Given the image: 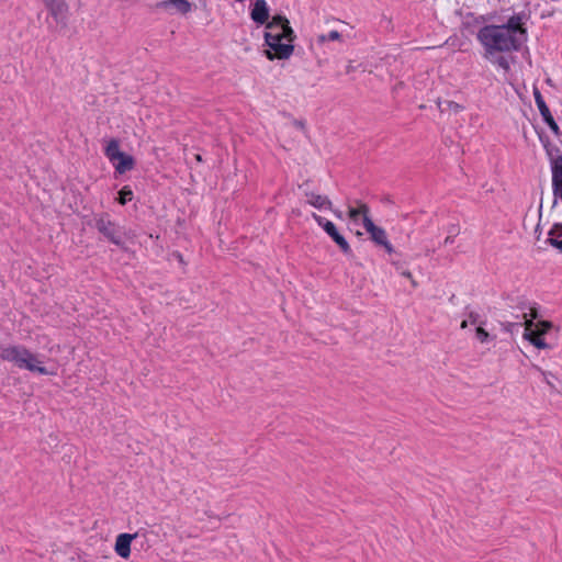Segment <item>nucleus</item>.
Returning a JSON list of instances; mask_svg holds the SVG:
<instances>
[{
    "label": "nucleus",
    "mask_w": 562,
    "mask_h": 562,
    "mask_svg": "<svg viewBox=\"0 0 562 562\" xmlns=\"http://www.w3.org/2000/svg\"><path fill=\"white\" fill-rule=\"evenodd\" d=\"M116 164H114L115 171L120 175L125 173L128 170H132L135 165V160L131 155L125 153L122 154L120 158L116 159Z\"/></svg>",
    "instance_id": "obj_16"
},
{
    "label": "nucleus",
    "mask_w": 562,
    "mask_h": 562,
    "mask_svg": "<svg viewBox=\"0 0 562 562\" xmlns=\"http://www.w3.org/2000/svg\"><path fill=\"white\" fill-rule=\"evenodd\" d=\"M547 83L552 85L551 79H547Z\"/></svg>",
    "instance_id": "obj_40"
},
{
    "label": "nucleus",
    "mask_w": 562,
    "mask_h": 562,
    "mask_svg": "<svg viewBox=\"0 0 562 562\" xmlns=\"http://www.w3.org/2000/svg\"><path fill=\"white\" fill-rule=\"evenodd\" d=\"M263 35L269 36V35H271V33H269V32H265V34H263Z\"/></svg>",
    "instance_id": "obj_41"
},
{
    "label": "nucleus",
    "mask_w": 562,
    "mask_h": 562,
    "mask_svg": "<svg viewBox=\"0 0 562 562\" xmlns=\"http://www.w3.org/2000/svg\"><path fill=\"white\" fill-rule=\"evenodd\" d=\"M485 48V58L499 66L504 70H509L510 64L506 53L518 50L521 46V37H479Z\"/></svg>",
    "instance_id": "obj_1"
},
{
    "label": "nucleus",
    "mask_w": 562,
    "mask_h": 562,
    "mask_svg": "<svg viewBox=\"0 0 562 562\" xmlns=\"http://www.w3.org/2000/svg\"><path fill=\"white\" fill-rule=\"evenodd\" d=\"M447 105L450 110L454 111V112H459L462 106L460 104H458L457 102H453V101H447Z\"/></svg>",
    "instance_id": "obj_24"
},
{
    "label": "nucleus",
    "mask_w": 562,
    "mask_h": 562,
    "mask_svg": "<svg viewBox=\"0 0 562 562\" xmlns=\"http://www.w3.org/2000/svg\"><path fill=\"white\" fill-rule=\"evenodd\" d=\"M560 227L562 228V225H555L554 228L550 231V237L547 239V243H549L552 247L559 249V251L562 254V239L559 238L560 236H562V233L559 234L558 237H554L555 229Z\"/></svg>",
    "instance_id": "obj_20"
},
{
    "label": "nucleus",
    "mask_w": 562,
    "mask_h": 562,
    "mask_svg": "<svg viewBox=\"0 0 562 562\" xmlns=\"http://www.w3.org/2000/svg\"><path fill=\"white\" fill-rule=\"evenodd\" d=\"M530 12L526 10L513 12L512 14L508 13L506 23L502 24V26H505V32L508 34L518 33L519 35H526L528 32L527 25L530 21Z\"/></svg>",
    "instance_id": "obj_8"
},
{
    "label": "nucleus",
    "mask_w": 562,
    "mask_h": 562,
    "mask_svg": "<svg viewBox=\"0 0 562 562\" xmlns=\"http://www.w3.org/2000/svg\"><path fill=\"white\" fill-rule=\"evenodd\" d=\"M269 7L266 0H256L250 11L251 20L261 25H266L268 30H281L279 35H294V31L290 25V21L281 14L273 15L269 20Z\"/></svg>",
    "instance_id": "obj_2"
},
{
    "label": "nucleus",
    "mask_w": 562,
    "mask_h": 562,
    "mask_svg": "<svg viewBox=\"0 0 562 562\" xmlns=\"http://www.w3.org/2000/svg\"><path fill=\"white\" fill-rule=\"evenodd\" d=\"M26 362L29 367H22V369L29 370L31 372H36L40 374H53L45 367L41 366L42 361L37 359V356L30 351V357H26Z\"/></svg>",
    "instance_id": "obj_17"
},
{
    "label": "nucleus",
    "mask_w": 562,
    "mask_h": 562,
    "mask_svg": "<svg viewBox=\"0 0 562 562\" xmlns=\"http://www.w3.org/2000/svg\"><path fill=\"white\" fill-rule=\"evenodd\" d=\"M328 35L334 36V35H339V33L337 31H331V32H329Z\"/></svg>",
    "instance_id": "obj_36"
},
{
    "label": "nucleus",
    "mask_w": 562,
    "mask_h": 562,
    "mask_svg": "<svg viewBox=\"0 0 562 562\" xmlns=\"http://www.w3.org/2000/svg\"><path fill=\"white\" fill-rule=\"evenodd\" d=\"M477 321H479V314L474 313V312H470V314H469V322L471 324H475V323H477Z\"/></svg>",
    "instance_id": "obj_25"
},
{
    "label": "nucleus",
    "mask_w": 562,
    "mask_h": 562,
    "mask_svg": "<svg viewBox=\"0 0 562 562\" xmlns=\"http://www.w3.org/2000/svg\"><path fill=\"white\" fill-rule=\"evenodd\" d=\"M392 263L396 267L397 270H401V265L398 262L392 261Z\"/></svg>",
    "instance_id": "obj_35"
},
{
    "label": "nucleus",
    "mask_w": 562,
    "mask_h": 562,
    "mask_svg": "<svg viewBox=\"0 0 562 562\" xmlns=\"http://www.w3.org/2000/svg\"><path fill=\"white\" fill-rule=\"evenodd\" d=\"M468 323L469 321L464 319L462 323H461V328H467L468 327Z\"/></svg>",
    "instance_id": "obj_31"
},
{
    "label": "nucleus",
    "mask_w": 562,
    "mask_h": 562,
    "mask_svg": "<svg viewBox=\"0 0 562 562\" xmlns=\"http://www.w3.org/2000/svg\"><path fill=\"white\" fill-rule=\"evenodd\" d=\"M454 241V237L449 235L445 238V245L452 244Z\"/></svg>",
    "instance_id": "obj_28"
},
{
    "label": "nucleus",
    "mask_w": 562,
    "mask_h": 562,
    "mask_svg": "<svg viewBox=\"0 0 562 562\" xmlns=\"http://www.w3.org/2000/svg\"><path fill=\"white\" fill-rule=\"evenodd\" d=\"M543 375L546 376V381L548 383V385H550L551 387H553L552 383H551V379H547V373L543 372Z\"/></svg>",
    "instance_id": "obj_33"
},
{
    "label": "nucleus",
    "mask_w": 562,
    "mask_h": 562,
    "mask_svg": "<svg viewBox=\"0 0 562 562\" xmlns=\"http://www.w3.org/2000/svg\"><path fill=\"white\" fill-rule=\"evenodd\" d=\"M327 37H321L322 42H324ZM329 40H338L339 37H335V36H331V37H328Z\"/></svg>",
    "instance_id": "obj_34"
},
{
    "label": "nucleus",
    "mask_w": 562,
    "mask_h": 562,
    "mask_svg": "<svg viewBox=\"0 0 562 562\" xmlns=\"http://www.w3.org/2000/svg\"><path fill=\"white\" fill-rule=\"evenodd\" d=\"M293 125L302 131H305V122L301 120H294Z\"/></svg>",
    "instance_id": "obj_26"
},
{
    "label": "nucleus",
    "mask_w": 562,
    "mask_h": 562,
    "mask_svg": "<svg viewBox=\"0 0 562 562\" xmlns=\"http://www.w3.org/2000/svg\"><path fill=\"white\" fill-rule=\"evenodd\" d=\"M305 196L307 198V203L315 209L331 210V201L326 195L317 194L315 192H305Z\"/></svg>",
    "instance_id": "obj_14"
},
{
    "label": "nucleus",
    "mask_w": 562,
    "mask_h": 562,
    "mask_svg": "<svg viewBox=\"0 0 562 562\" xmlns=\"http://www.w3.org/2000/svg\"><path fill=\"white\" fill-rule=\"evenodd\" d=\"M50 14L56 19H64L68 11V5L65 0H42Z\"/></svg>",
    "instance_id": "obj_13"
},
{
    "label": "nucleus",
    "mask_w": 562,
    "mask_h": 562,
    "mask_svg": "<svg viewBox=\"0 0 562 562\" xmlns=\"http://www.w3.org/2000/svg\"><path fill=\"white\" fill-rule=\"evenodd\" d=\"M161 5L167 10H175L182 14H186L191 11V3L187 0H168L164 1Z\"/></svg>",
    "instance_id": "obj_15"
},
{
    "label": "nucleus",
    "mask_w": 562,
    "mask_h": 562,
    "mask_svg": "<svg viewBox=\"0 0 562 562\" xmlns=\"http://www.w3.org/2000/svg\"><path fill=\"white\" fill-rule=\"evenodd\" d=\"M363 227L370 235L371 240L375 245L383 247L384 250L390 255L394 252V248L387 239L385 229L380 226H376L371 220V217H366L363 220Z\"/></svg>",
    "instance_id": "obj_9"
},
{
    "label": "nucleus",
    "mask_w": 562,
    "mask_h": 562,
    "mask_svg": "<svg viewBox=\"0 0 562 562\" xmlns=\"http://www.w3.org/2000/svg\"><path fill=\"white\" fill-rule=\"evenodd\" d=\"M92 225L110 243L121 246L123 244V233L121 227L111 220L110 214L102 212L93 215Z\"/></svg>",
    "instance_id": "obj_4"
},
{
    "label": "nucleus",
    "mask_w": 562,
    "mask_h": 562,
    "mask_svg": "<svg viewBox=\"0 0 562 562\" xmlns=\"http://www.w3.org/2000/svg\"><path fill=\"white\" fill-rule=\"evenodd\" d=\"M26 357H30V350L22 345L4 347L1 349L0 353V358L3 361L12 362L19 369H22V367H29Z\"/></svg>",
    "instance_id": "obj_10"
},
{
    "label": "nucleus",
    "mask_w": 562,
    "mask_h": 562,
    "mask_svg": "<svg viewBox=\"0 0 562 562\" xmlns=\"http://www.w3.org/2000/svg\"><path fill=\"white\" fill-rule=\"evenodd\" d=\"M105 156L111 162H116V159L120 158L123 151L120 150V143L117 139H111L104 150Z\"/></svg>",
    "instance_id": "obj_19"
},
{
    "label": "nucleus",
    "mask_w": 562,
    "mask_h": 562,
    "mask_svg": "<svg viewBox=\"0 0 562 562\" xmlns=\"http://www.w3.org/2000/svg\"><path fill=\"white\" fill-rule=\"evenodd\" d=\"M533 97H535V102L538 106V110H539L543 121L548 124V126L550 127V130L552 131V133L555 136H560L561 135L560 127L557 124V122L554 121L546 101L542 98L541 92L537 88L533 89Z\"/></svg>",
    "instance_id": "obj_11"
},
{
    "label": "nucleus",
    "mask_w": 562,
    "mask_h": 562,
    "mask_svg": "<svg viewBox=\"0 0 562 562\" xmlns=\"http://www.w3.org/2000/svg\"><path fill=\"white\" fill-rule=\"evenodd\" d=\"M475 335L481 342H485L488 339V333L481 326L476 328Z\"/></svg>",
    "instance_id": "obj_22"
},
{
    "label": "nucleus",
    "mask_w": 562,
    "mask_h": 562,
    "mask_svg": "<svg viewBox=\"0 0 562 562\" xmlns=\"http://www.w3.org/2000/svg\"><path fill=\"white\" fill-rule=\"evenodd\" d=\"M314 221L326 232V234L337 244L339 249L347 256L352 254L351 247L347 239L338 232L336 225L325 217L313 213Z\"/></svg>",
    "instance_id": "obj_7"
},
{
    "label": "nucleus",
    "mask_w": 562,
    "mask_h": 562,
    "mask_svg": "<svg viewBox=\"0 0 562 562\" xmlns=\"http://www.w3.org/2000/svg\"><path fill=\"white\" fill-rule=\"evenodd\" d=\"M353 70H355V67H353L351 64H349V65L347 66V68H346V72H347V74H350V72H352Z\"/></svg>",
    "instance_id": "obj_30"
},
{
    "label": "nucleus",
    "mask_w": 562,
    "mask_h": 562,
    "mask_svg": "<svg viewBox=\"0 0 562 562\" xmlns=\"http://www.w3.org/2000/svg\"><path fill=\"white\" fill-rule=\"evenodd\" d=\"M552 328L550 322L533 323L532 319L525 321L524 338L538 349H548L550 346L543 339V335Z\"/></svg>",
    "instance_id": "obj_6"
},
{
    "label": "nucleus",
    "mask_w": 562,
    "mask_h": 562,
    "mask_svg": "<svg viewBox=\"0 0 562 562\" xmlns=\"http://www.w3.org/2000/svg\"><path fill=\"white\" fill-rule=\"evenodd\" d=\"M543 375L546 376V381L548 383V385H550L551 387H553L552 383H551V379H547V373L543 372Z\"/></svg>",
    "instance_id": "obj_32"
},
{
    "label": "nucleus",
    "mask_w": 562,
    "mask_h": 562,
    "mask_svg": "<svg viewBox=\"0 0 562 562\" xmlns=\"http://www.w3.org/2000/svg\"><path fill=\"white\" fill-rule=\"evenodd\" d=\"M401 274H402L403 277H405V278L409 279V280H411V282H412V285H413V286H417V282L414 280V278H413V276H412L411 271H408V270H402V271H401Z\"/></svg>",
    "instance_id": "obj_23"
},
{
    "label": "nucleus",
    "mask_w": 562,
    "mask_h": 562,
    "mask_svg": "<svg viewBox=\"0 0 562 562\" xmlns=\"http://www.w3.org/2000/svg\"><path fill=\"white\" fill-rule=\"evenodd\" d=\"M132 199H133V191L128 187H123V189L119 192V198H117L119 203L122 205H125Z\"/></svg>",
    "instance_id": "obj_21"
},
{
    "label": "nucleus",
    "mask_w": 562,
    "mask_h": 562,
    "mask_svg": "<svg viewBox=\"0 0 562 562\" xmlns=\"http://www.w3.org/2000/svg\"><path fill=\"white\" fill-rule=\"evenodd\" d=\"M195 159H196L198 161H202V157H201V155H195Z\"/></svg>",
    "instance_id": "obj_37"
},
{
    "label": "nucleus",
    "mask_w": 562,
    "mask_h": 562,
    "mask_svg": "<svg viewBox=\"0 0 562 562\" xmlns=\"http://www.w3.org/2000/svg\"><path fill=\"white\" fill-rule=\"evenodd\" d=\"M357 204H358V207H351L349 206L348 209V216L351 221L353 222H357L359 216H362V221L366 218V217H370L369 213H370V209L369 206L361 202V201H357Z\"/></svg>",
    "instance_id": "obj_18"
},
{
    "label": "nucleus",
    "mask_w": 562,
    "mask_h": 562,
    "mask_svg": "<svg viewBox=\"0 0 562 562\" xmlns=\"http://www.w3.org/2000/svg\"><path fill=\"white\" fill-rule=\"evenodd\" d=\"M179 262H182V256L178 254Z\"/></svg>",
    "instance_id": "obj_39"
},
{
    "label": "nucleus",
    "mask_w": 562,
    "mask_h": 562,
    "mask_svg": "<svg viewBox=\"0 0 562 562\" xmlns=\"http://www.w3.org/2000/svg\"><path fill=\"white\" fill-rule=\"evenodd\" d=\"M449 233L451 234V236H453V237H454L456 235H458V234H459V227H458L457 225H451V226L449 227Z\"/></svg>",
    "instance_id": "obj_27"
},
{
    "label": "nucleus",
    "mask_w": 562,
    "mask_h": 562,
    "mask_svg": "<svg viewBox=\"0 0 562 562\" xmlns=\"http://www.w3.org/2000/svg\"><path fill=\"white\" fill-rule=\"evenodd\" d=\"M330 211H333V213L335 214V216H336V217H338V218H340V220L342 218V213H341V211H339V210H334L333 207H331V210H330Z\"/></svg>",
    "instance_id": "obj_29"
},
{
    "label": "nucleus",
    "mask_w": 562,
    "mask_h": 562,
    "mask_svg": "<svg viewBox=\"0 0 562 562\" xmlns=\"http://www.w3.org/2000/svg\"><path fill=\"white\" fill-rule=\"evenodd\" d=\"M294 37H265L263 49L268 59H288L294 50L291 43Z\"/></svg>",
    "instance_id": "obj_5"
},
{
    "label": "nucleus",
    "mask_w": 562,
    "mask_h": 562,
    "mask_svg": "<svg viewBox=\"0 0 562 562\" xmlns=\"http://www.w3.org/2000/svg\"><path fill=\"white\" fill-rule=\"evenodd\" d=\"M509 12L510 8H502L498 11L496 10L483 15L475 16L470 14L468 15L467 23L473 22L476 26L480 27L477 35H492L491 32L505 31V26H502V24L506 23Z\"/></svg>",
    "instance_id": "obj_3"
},
{
    "label": "nucleus",
    "mask_w": 562,
    "mask_h": 562,
    "mask_svg": "<svg viewBox=\"0 0 562 562\" xmlns=\"http://www.w3.org/2000/svg\"><path fill=\"white\" fill-rule=\"evenodd\" d=\"M532 317L536 318L537 317V312L532 310Z\"/></svg>",
    "instance_id": "obj_38"
},
{
    "label": "nucleus",
    "mask_w": 562,
    "mask_h": 562,
    "mask_svg": "<svg viewBox=\"0 0 562 562\" xmlns=\"http://www.w3.org/2000/svg\"><path fill=\"white\" fill-rule=\"evenodd\" d=\"M137 533H121L116 537L115 552L123 559H127L131 555V543L136 538Z\"/></svg>",
    "instance_id": "obj_12"
}]
</instances>
